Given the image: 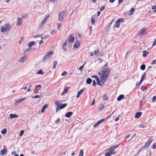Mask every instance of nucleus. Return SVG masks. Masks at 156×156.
Instances as JSON below:
<instances>
[{"mask_svg":"<svg viewBox=\"0 0 156 156\" xmlns=\"http://www.w3.org/2000/svg\"><path fill=\"white\" fill-rule=\"evenodd\" d=\"M110 70L109 69L107 64H105L103 67L101 71V75L100 79L101 83L104 84L108 78L110 74Z\"/></svg>","mask_w":156,"mask_h":156,"instance_id":"nucleus-1","label":"nucleus"},{"mask_svg":"<svg viewBox=\"0 0 156 156\" xmlns=\"http://www.w3.org/2000/svg\"><path fill=\"white\" fill-rule=\"evenodd\" d=\"M66 16V11H62L60 12L58 14V20L59 21H62Z\"/></svg>","mask_w":156,"mask_h":156,"instance_id":"nucleus-2","label":"nucleus"},{"mask_svg":"<svg viewBox=\"0 0 156 156\" xmlns=\"http://www.w3.org/2000/svg\"><path fill=\"white\" fill-rule=\"evenodd\" d=\"M59 101H58L55 103V105L57 106L56 111H57L59 109H62L65 108L67 105V103H65L63 104H59Z\"/></svg>","mask_w":156,"mask_h":156,"instance_id":"nucleus-3","label":"nucleus"},{"mask_svg":"<svg viewBox=\"0 0 156 156\" xmlns=\"http://www.w3.org/2000/svg\"><path fill=\"white\" fill-rule=\"evenodd\" d=\"M153 141V140L152 139H149L148 141L142 147L140 148V150L139 151V152L141 151L143 149H144L146 148L147 147L149 146L150 145L151 143Z\"/></svg>","mask_w":156,"mask_h":156,"instance_id":"nucleus-4","label":"nucleus"},{"mask_svg":"<svg viewBox=\"0 0 156 156\" xmlns=\"http://www.w3.org/2000/svg\"><path fill=\"white\" fill-rule=\"evenodd\" d=\"M124 21V20L122 18L119 19L116 21L115 24L114 25V28H119L120 23L123 22Z\"/></svg>","mask_w":156,"mask_h":156,"instance_id":"nucleus-5","label":"nucleus"},{"mask_svg":"<svg viewBox=\"0 0 156 156\" xmlns=\"http://www.w3.org/2000/svg\"><path fill=\"white\" fill-rule=\"evenodd\" d=\"M53 52L52 51L48 52L45 55V56L43 59V61L45 62V61L48 59L50 58L51 55H52Z\"/></svg>","mask_w":156,"mask_h":156,"instance_id":"nucleus-6","label":"nucleus"},{"mask_svg":"<svg viewBox=\"0 0 156 156\" xmlns=\"http://www.w3.org/2000/svg\"><path fill=\"white\" fill-rule=\"evenodd\" d=\"M75 40L74 36L73 34H71L68 37V41L70 43H72Z\"/></svg>","mask_w":156,"mask_h":156,"instance_id":"nucleus-7","label":"nucleus"},{"mask_svg":"<svg viewBox=\"0 0 156 156\" xmlns=\"http://www.w3.org/2000/svg\"><path fill=\"white\" fill-rule=\"evenodd\" d=\"M80 45V43L78 40H76V42L73 45V47L76 48H78Z\"/></svg>","mask_w":156,"mask_h":156,"instance_id":"nucleus-8","label":"nucleus"},{"mask_svg":"<svg viewBox=\"0 0 156 156\" xmlns=\"http://www.w3.org/2000/svg\"><path fill=\"white\" fill-rule=\"evenodd\" d=\"M7 152V150L6 149H3L0 151V155L4 156Z\"/></svg>","mask_w":156,"mask_h":156,"instance_id":"nucleus-9","label":"nucleus"},{"mask_svg":"<svg viewBox=\"0 0 156 156\" xmlns=\"http://www.w3.org/2000/svg\"><path fill=\"white\" fill-rule=\"evenodd\" d=\"M146 29L145 28H143L140 30L138 32V35H142L146 31Z\"/></svg>","mask_w":156,"mask_h":156,"instance_id":"nucleus-10","label":"nucleus"},{"mask_svg":"<svg viewBox=\"0 0 156 156\" xmlns=\"http://www.w3.org/2000/svg\"><path fill=\"white\" fill-rule=\"evenodd\" d=\"M22 21L21 18H18L17 19V22L16 25L19 26H20L22 24Z\"/></svg>","mask_w":156,"mask_h":156,"instance_id":"nucleus-11","label":"nucleus"},{"mask_svg":"<svg viewBox=\"0 0 156 156\" xmlns=\"http://www.w3.org/2000/svg\"><path fill=\"white\" fill-rule=\"evenodd\" d=\"M69 87H65L64 90L63 91L61 95H62L66 93L67 91L69 90Z\"/></svg>","mask_w":156,"mask_h":156,"instance_id":"nucleus-12","label":"nucleus"},{"mask_svg":"<svg viewBox=\"0 0 156 156\" xmlns=\"http://www.w3.org/2000/svg\"><path fill=\"white\" fill-rule=\"evenodd\" d=\"M146 100L145 98V97H143L141 101L140 105L142 106L143 105H144L146 103Z\"/></svg>","mask_w":156,"mask_h":156,"instance_id":"nucleus-13","label":"nucleus"},{"mask_svg":"<svg viewBox=\"0 0 156 156\" xmlns=\"http://www.w3.org/2000/svg\"><path fill=\"white\" fill-rule=\"evenodd\" d=\"M142 114V113L141 112H137L135 115V118H139L140 117V116H141Z\"/></svg>","mask_w":156,"mask_h":156,"instance_id":"nucleus-14","label":"nucleus"},{"mask_svg":"<svg viewBox=\"0 0 156 156\" xmlns=\"http://www.w3.org/2000/svg\"><path fill=\"white\" fill-rule=\"evenodd\" d=\"M73 114V113L71 112H69L67 113L66 115V116L67 118H69Z\"/></svg>","mask_w":156,"mask_h":156,"instance_id":"nucleus-15","label":"nucleus"},{"mask_svg":"<svg viewBox=\"0 0 156 156\" xmlns=\"http://www.w3.org/2000/svg\"><path fill=\"white\" fill-rule=\"evenodd\" d=\"M5 28L6 30H7L8 31H9L11 30L12 27L11 26H10L9 23H7L5 24Z\"/></svg>","mask_w":156,"mask_h":156,"instance_id":"nucleus-16","label":"nucleus"},{"mask_svg":"<svg viewBox=\"0 0 156 156\" xmlns=\"http://www.w3.org/2000/svg\"><path fill=\"white\" fill-rule=\"evenodd\" d=\"M83 89H81L79 91H78L77 94L76 98H79L80 95L83 92Z\"/></svg>","mask_w":156,"mask_h":156,"instance_id":"nucleus-17","label":"nucleus"},{"mask_svg":"<svg viewBox=\"0 0 156 156\" xmlns=\"http://www.w3.org/2000/svg\"><path fill=\"white\" fill-rule=\"evenodd\" d=\"M124 97V96L123 94H121L118 96L117 98V100L118 101H120L123 99Z\"/></svg>","mask_w":156,"mask_h":156,"instance_id":"nucleus-18","label":"nucleus"},{"mask_svg":"<svg viewBox=\"0 0 156 156\" xmlns=\"http://www.w3.org/2000/svg\"><path fill=\"white\" fill-rule=\"evenodd\" d=\"M35 43V42L34 41H31L30 42H29V43L28 44V47L29 48H30Z\"/></svg>","mask_w":156,"mask_h":156,"instance_id":"nucleus-19","label":"nucleus"},{"mask_svg":"<svg viewBox=\"0 0 156 156\" xmlns=\"http://www.w3.org/2000/svg\"><path fill=\"white\" fill-rule=\"evenodd\" d=\"M10 117L11 119H13L14 118H17L18 116L16 114H11L10 115Z\"/></svg>","mask_w":156,"mask_h":156,"instance_id":"nucleus-20","label":"nucleus"},{"mask_svg":"<svg viewBox=\"0 0 156 156\" xmlns=\"http://www.w3.org/2000/svg\"><path fill=\"white\" fill-rule=\"evenodd\" d=\"M48 106V105L47 104H45L44 105L42 108L41 109V111L43 113L44 112L45 109L47 108Z\"/></svg>","mask_w":156,"mask_h":156,"instance_id":"nucleus-21","label":"nucleus"},{"mask_svg":"<svg viewBox=\"0 0 156 156\" xmlns=\"http://www.w3.org/2000/svg\"><path fill=\"white\" fill-rule=\"evenodd\" d=\"M143 55L144 57H146L148 53V52L146 50L144 51H143Z\"/></svg>","mask_w":156,"mask_h":156,"instance_id":"nucleus-22","label":"nucleus"},{"mask_svg":"<svg viewBox=\"0 0 156 156\" xmlns=\"http://www.w3.org/2000/svg\"><path fill=\"white\" fill-rule=\"evenodd\" d=\"M103 98L104 100H108V97L107 96L106 94H105L103 97Z\"/></svg>","mask_w":156,"mask_h":156,"instance_id":"nucleus-23","label":"nucleus"},{"mask_svg":"<svg viewBox=\"0 0 156 156\" xmlns=\"http://www.w3.org/2000/svg\"><path fill=\"white\" fill-rule=\"evenodd\" d=\"M92 81V80L90 78H88L87 79V80H86L87 83V84H90L91 83Z\"/></svg>","mask_w":156,"mask_h":156,"instance_id":"nucleus-24","label":"nucleus"},{"mask_svg":"<svg viewBox=\"0 0 156 156\" xmlns=\"http://www.w3.org/2000/svg\"><path fill=\"white\" fill-rule=\"evenodd\" d=\"M145 74H146V73H145L142 75L141 78V80H141V81L143 82V80L145 79Z\"/></svg>","mask_w":156,"mask_h":156,"instance_id":"nucleus-25","label":"nucleus"},{"mask_svg":"<svg viewBox=\"0 0 156 156\" xmlns=\"http://www.w3.org/2000/svg\"><path fill=\"white\" fill-rule=\"evenodd\" d=\"M134 11V8L133 7L129 11L130 13L129 14V15L132 14Z\"/></svg>","mask_w":156,"mask_h":156,"instance_id":"nucleus-26","label":"nucleus"},{"mask_svg":"<svg viewBox=\"0 0 156 156\" xmlns=\"http://www.w3.org/2000/svg\"><path fill=\"white\" fill-rule=\"evenodd\" d=\"M25 56H23L22 57H21L20 59V60L21 62H23L25 61Z\"/></svg>","mask_w":156,"mask_h":156,"instance_id":"nucleus-27","label":"nucleus"},{"mask_svg":"<svg viewBox=\"0 0 156 156\" xmlns=\"http://www.w3.org/2000/svg\"><path fill=\"white\" fill-rule=\"evenodd\" d=\"M37 74H44V73L43 72L42 70L40 69L38 71Z\"/></svg>","mask_w":156,"mask_h":156,"instance_id":"nucleus-28","label":"nucleus"},{"mask_svg":"<svg viewBox=\"0 0 156 156\" xmlns=\"http://www.w3.org/2000/svg\"><path fill=\"white\" fill-rule=\"evenodd\" d=\"M147 88L145 86H143L141 88V90L142 91H144Z\"/></svg>","mask_w":156,"mask_h":156,"instance_id":"nucleus-29","label":"nucleus"},{"mask_svg":"<svg viewBox=\"0 0 156 156\" xmlns=\"http://www.w3.org/2000/svg\"><path fill=\"white\" fill-rule=\"evenodd\" d=\"M7 132V129L5 128L1 131V133L3 134H5Z\"/></svg>","mask_w":156,"mask_h":156,"instance_id":"nucleus-30","label":"nucleus"},{"mask_svg":"<svg viewBox=\"0 0 156 156\" xmlns=\"http://www.w3.org/2000/svg\"><path fill=\"white\" fill-rule=\"evenodd\" d=\"M7 30H6V28L4 27H3L1 28V31L2 32H5L6 31H7Z\"/></svg>","mask_w":156,"mask_h":156,"instance_id":"nucleus-31","label":"nucleus"},{"mask_svg":"<svg viewBox=\"0 0 156 156\" xmlns=\"http://www.w3.org/2000/svg\"><path fill=\"white\" fill-rule=\"evenodd\" d=\"M99 52V49H98L97 50H95L94 51V53L96 55H98Z\"/></svg>","mask_w":156,"mask_h":156,"instance_id":"nucleus-32","label":"nucleus"},{"mask_svg":"<svg viewBox=\"0 0 156 156\" xmlns=\"http://www.w3.org/2000/svg\"><path fill=\"white\" fill-rule=\"evenodd\" d=\"M53 69H55L56 68V66L57 65V61H54L53 62Z\"/></svg>","mask_w":156,"mask_h":156,"instance_id":"nucleus-33","label":"nucleus"},{"mask_svg":"<svg viewBox=\"0 0 156 156\" xmlns=\"http://www.w3.org/2000/svg\"><path fill=\"white\" fill-rule=\"evenodd\" d=\"M111 155V152H110L109 151V152H106L105 154V156H110Z\"/></svg>","mask_w":156,"mask_h":156,"instance_id":"nucleus-34","label":"nucleus"},{"mask_svg":"<svg viewBox=\"0 0 156 156\" xmlns=\"http://www.w3.org/2000/svg\"><path fill=\"white\" fill-rule=\"evenodd\" d=\"M145 65L144 64H142L141 66H140V69H141L142 70H144L145 69Z\"/></svg>","mask_w":156,"mask_h":156,"instance_id":"nucleus-35","label":"nucleus"},{"mask_svg":"<svg viewBox=\"0 0 156 156\" xmlns=\"http://www.w3.org/2000/svg\"><path fill=\"white\" fill-rule=\"evenodd\" d=\"M100 123L98 121L96 123L94 124V128L96 127H97L100 124Z\"/></svg>","mask_w":156,"mask_h":156,"instance_id":"nucleus-36","label":"nucleus"},{"mask_svg":"<svg viewBox=\"0 0 156 156\" xmlns=\"http://www.w3.org/2000/svg\"><path fill=\"white\" fill-rule=\"evenodd\" d=\"M83 150L81 149L80 150V152L79 155L80 156H83Z\"/></svg>","mask_w":156,"mask_h":156,"instance_id":"nucleus-37","label":"nucleus"},{"mask_svg":"<svg viewBox=\"0 0 156 156\" xmlns=\"http://www.w3.org/2000/svg\"><path fill=\"white\" fill-rule=\"evenodd\" d=\"M95 19L93 18H92L91 20V23L92 25H94L95 23Z\"/></svg>","mask_w":156,"mask_h":156,"instance_id":"nucleus-38","label":"nucleus"},{"mask_svg":"<svg viewBox=\"0 0 156 156\" xmlns=\"http://www.w3.org/2000/svg\"><path fill=\"white\" fill-rule=\"evenodd\" d=\"M152 9L153 10H155L154 11V12H155L156 11V5H154L152 6Z\"/></svg>","mask_w":156,"mask_h":156,"instance_id":"nucleus-39","label":"nucleus"},{"mask_svg":"<svg viewBox=\"0 0 156 156\" xmlns=\"http://www.w3.org/2000/svg\"><path fill=\"white\" fill-rule=\"evenodd\" d=\"M104 107V104H101L99 108L100 110H101Z\"/></svg>","mask_w":156,"mask_h":156,"instance_id":"nucleus-40","label":"nucleus"},{"mask_svg":"<svg viewBox=\"0 0 156 156\" xmlns=\"http://www.w3.org/2000/svg\"><path fill=\"white\" fill-rule=\"evenodd\" d=\"M151 147L153 149H155L156 148V144L155 143H154L153 144V145L151 146Z\"/></svg>","mask_w":156,"mask_h":156,"instance_id":"nucleus-41","label":"nucleus"},{"mask_svg":"<svg viewBox=\"0 0 156 156\" xmlns=\"http://www.w3.org/2000/svg\"><path fill=\"white\" fill-rule=\"evenodd\" d=\"M24 133V131L23 130H21L20 131V133L19 134V136H22L23 135Z\"/></svg>","mask_w":156,"mask_h":156,"instance_id":"nucleus-42","label":"nucleus"},{"mask_svg":"<svg viewBox=\"0 0 156 156\" xmlns=\"http://www.w3.org/2000/svg\"><path fill=\"white\" fill-rule=\"evenodd\" d=\"M67 41H66L63 44H62V47H65V46H66L67 44Z\"/></svg>","mask_w":156,"mask_h":156,"instance_id":"nucleus-43","label":"nucleus"},{"mask_svg":"<svg viewBox=\"0 0 156 156\" xmlns=\"http://www.w3.org/2000/svg\"><path fill=\"white\" fill-rule=\"evenodd\" d=\"M60 119H58L55 121V123L56 124H58L60 122Z\"/></svg>","mask_w":156,"mask_h":156,"instance_id":"nucleus-44","label":"nucleus"},{"mask_svg":"<svg viewBox=\"0 0 156 156\" xmlns=\"http://www.w3.org/2000/svg\"><path fill=\"white\" fill-rule=\"evenodd\" d=\"M114 150V149L113 148V147H111L109 149V151L110 152H111L112 151H113Z\"/></svg>","mask_w":156,"mask_h":156,"instance_id":"nucleus-45","label":"nucleus"},{"mask_svg":"<svg viewBox=\"0 0 156 156\" xmlns=\"http://www.w3.org/2000/svg\"><path fill=\"white\" fill-rule=\"evenodd\" d=\"M46 20H47L46 19V18H44V19L41 22V24L42 25L45 22Z\"/></svg>","mask_w":156,"mask_h":156,"instance_id":"nucleus-46","label":"nucleus"},{"mask_svg":"<svg viewBox=\"0 0 156 156\" xmlns=\"http://www.w3.org/2000/svg\"><path fill=\"white\" fill-rule=\"evenodd\" d=\"M105 6L104 5L101 7L100 8V10L101 11H103L105 9Z\"/></svg>","mask_w":156,"mask_h":156,"instance_id":"nucleus-47","label":"nucleus"},{"mask_svg":"<svg viewBox=\"0 0 156 156\" xmlns=\"http://www.w3.org/2000/svg\"><path fill=\"white\" fill-rule=\"evenodd\" d=\"M42 36V35L41 34H38L36 35L34 37V38L35 37H41Z\"/></svg>","mask_w":156,"mask_h":156,"instance_id":"nucleus-48","label":"nucleus"},{"mask_svg":"<svg viewBox=\"0 0 156 156\" xmlns=\"http://www.w3.org/2000/svg\"><path fill=\"white\" fill-rule=\"evenodd\" d=\"M152 101L153 102H155L156 100V95L154 96L152 98Z\"/></svg>","mask_w":156,"mask_h":156,"instance_id":"nucleus-49","label":"nucleus"},{"mask_svg":"<svg viewBox=\"0 0 156 156\" xmlns=\"http://www.w3.org/2000/svg\"><path fill=\"white\" fill-rule=\"evenodd\" d=\"M41 85H36L35 87V88L37 89V88L39 89L41 88Z\"/></svg>","mask_w":156,"mask_h":156,"instance_id":"nucleus-50","label":"nucleus"},{"mask_svg":"<svg viewBox=\"0 0 156 156\" xmlns=\"http://www.w3.org/2000/svg\"><path fill=\"white\" fill-rule=\"evenodd\" d=\"M101 81L100 80L98 81H97V84L98 85L100 86L101 87L102 86V84L101 83Z\"/></svg>","mask_w":156,"mask_h":156,"instance_id":"nucleus-51","label":"nucleus"},{"mask_svg":"<svg viewBox=\"0 0 156 156\" xmlns=\"http://www.w3.org/2000/svg\"><path fill=\"white\" fill-rule=\"evenodd\" d=\"M67 74V72L66 71L63 72L62 74L61 75L62 76H64Z\"/></svg>","mask_w":156,"mask_h":156,"instance_id":"nucleus-52","label":"nucleus"},{"mask_svg":"<svg viewBox=\"0 0 156 156\" xmlns=\"http://www.w3.org/2000/svg\"><path fill=\"white\" fill-rule=\"evenodd\" d=\"M105 119H102L98 121L100 123H102L103 122H104L105 121Z\"/></svg>","mask_w":156,"mask_h":156,"instance_id":"nucleus-53","label":"nucleus"},{"mask_svg":"<svg viewBox=\"0 0 156 156\" xmlns=\"http://www.w3.org/2000/svg\"><path fill=\"white\" fill-rule=\"evenodd\" d=\"M84 67V65H82L81 66H80L79 68L78 69L80 70L81 71L82 70V69Z\"/></svg>","mask_w":156,"mask_h":156,"instance_id":"nucleus-54","label":"nucleus"},{"mask_svg":"<svg viewBox=\"0 0 156 156\" xmlns=\"http://www.w3.org/2000/svg\"><path fill=\"white\" fill-rule=\"evenodd\" d=\"M151 65H154V64H156V59L154 60L151 63Z\"/></svg>","mask_w":156,"mask_h":156,"instance_id":"nucleus-55","label":"nucleus"},{"mask_svg":"<svg viewBox=\"0 0 156 156\" xmlns=\"http://www.w3.org/2000/svg\"><path fill=\"white\" fill-rule=\"evenodd\" d=\"M156 45V38L154 40L152 45V47Z\"/></svg>","mask_w":156,"mask_h":156,"instance_id":"nucleus-56","label":"nucleus"},{"mask_svg":"<svg viewBox=\"0 0 156 156\" xmlns=\"http://www.w3.org/2000/svg\"><path fill=\"white\" fill-rule=\"evenodd\" d=\"M142 81H141V80L140 81L139 83H138V81L137 82L136 84V86H137L140 85V84L142 83Z\"/></svg>","mask_w":156,"mask_h":156,"instance_id":"nucleus-57","label":"nucleus"},{"mask_svg":"<svg viewBox=\"0 0 156 156\" xmlns=\"http://www.w3.org/2000/svg\"><path fill=\"white\" fill-rule=\"evenodd\" d=\"M39 92V90L37 89H36L34 90V92L35 93L37 94Z\"/></svg>","mask_w":156,"mask_h":156,"instance_id":"nucleus-58","label":"nucleus"},{"mask_svg":"<svg viewBox=\"0 0 156 156\" xmlns=\"http://www.w3.org/2000/svg\"><path fill=\"white\" fill-rule=\"evenodd\" d=\"M96 85V82L95 80H93V84L92 86H95Z\"/></svg>","mask_w":156,"mask_h":156,"instance_id":"nucleus-59","label":"nucleus"},{"mask_svg":"<svg viewBox=\"0 0 156 156\" xmlns=\"http://www.w3.org/2000/svg\"><path fill=\"white\" fill-rule=\"evenodd\" d=\"M30 50H31L30 48H27V49L25 50L24 51V52L25 53H26V52L29 51H30Z\"/></svg>","mask_w":156,"mask_h":156,"instance_id":"nucleus-60","label":"nucleus"},{"mask_svg":"<svg viewBox=\"0 0 156 156\" xmlns=\"http://www.w3.org/2000/svg\"><path fill=\"white\" fill-rule=\"evenodd\" d=\"M40 97V96H39V95H36L34 97H33V98H39Z\"/></svg>","mask_w":156,"mask_h":156,"instance_id":"nucleus-61","label":"nucleus"},{"mask_svg":"<svg viewBox=\"0 0 156 156\" xmlns=\"http://www.w3.org/2000/svg\"><path fill=\"white\" fill-rule=\"evenodd\" d=\"M95 100L94 99L93 100V101L91 104V105L92 106H93L94 105V104L95 103Z\"/></svg>","mask_w":156,"mask_h":156,"instance_id":"nucleus-62","label":"nucleus"},{"mask_svg":"<svg viewBox=\"0 0 156 156\" xmlns=\"http://www.w3.org/2000/svg\"><path fill=\"white\" fill-rule=\"evenodd\" d=\"M22 102V101H21V99L18 100V101H17L16 102V103L17 104H19L20 103Z\"/></svg>","mask_w":156,"mask_h":156,"instance_id":"nucleus-63","label":"nucleus"},{"mask_svg":"<svg viewBox=\"0 0 156 156\" xmlns=\"http://www.w3.org/2000/svg\"><path fill=\"white\" fill-rule=\"evenodd\" d=\"M119 144H118V145H117L115 146H112V147H113V148L114 149H115L116 148H117L118 147H119Z\"/></svg>","mask_w":156,"mask_h":156,"instance_id":"nucleus-64","label":"nucleus"}]
</instances>
